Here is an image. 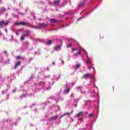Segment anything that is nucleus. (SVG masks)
I'll return each instance as SVG.
<instances>
[{"instance_id":"f257e3e1","label":"nucleus","mask_w":130,"mask_h":130,"mask_svg":"<svg viewBox=\"0 0 130 130\" xmlns=\"http://www.w3.org/2000/svg\"><path fill=\"white\" fill-rule=\"evenodd\" d=\"M25 34H22L21 35L20 40L21 41H24L25 37H28L31 34V30L30 29H26Z\"/></svg>"},{"instance_id":"f03ea898","label":"nucleus","mask_w":130,"mask_h":130,"mask_svg":"<svg viewBox=\"0 0 130 130\" xmlns=\"http://www.w3.org/2000/svg\"><path fill=\"white\" fill-rule=\"evenodd\" d=\"M9 23H10L9 21H7L5 22L4 19H2V20L0 21V28H3L4 26H6L7 25H8Z\"/></svg>"},{"instance_id":"7ed1b4c3","label":"nucleus","mask_w":130,"mask_h":130,"mask_svg":"<svg viewBox=\"0 0 130 130\" xmlns=\"http://www.w3.org/2000/svg\"><path fill=\"white\" fill-rule=\"evenodd\" d=\"M15 24L18 25H25L27 26H30V24L28 22H25L23 21H21L19 22H15Z\"/></svg>"},{"instance_id":"20e7f679","label":"nucleus","mask_w":130,"mask_h":130,"mask_svg":"<svg viewBox=\"0 0 130 130\" xmlns=\"http://www.w3.org/2000/svg\"><path fill=\"white\" fill-rule=\"evenodd\" d=\"M47 24L44 22L43 23H39L38 25H34L33 24H29V26L33 28H40L41 26H46Z\"/></svg>"},{"instance_id":"39448f33","label":"nucleus","mask_w":130,"mask_h":130,"mask_svg":"<svg viewBox=\"0 0 130 130\" xmlns=\"http://www.w3.org/2000/svg\"><path fill=\"white\" fill-rule=\"evenodd\" d=\"M50 21L51 22V24L52 25H55L54 22H58V21L56 20L55 18H51Z\"/></svg>"},{"instance_id":"423d86ee","label":"nucleus","mask_w":130,"mask_h":130,"mask_svg":"<svg viewBox=\"0 0 130 130\" xmlns=\"http://www.w3.org/2000/svg\"><path fill=\"white\" fill-rule=\"evenodd\" d=\"M21 65V62L20 61H18L14 66V69H16L18 66H20Z\"/></svg>"},{"instance_id":"0eeeda50","label":"nucleus","mask_w":130,"mask_h":130,"mask_svg":"<svg viewBox=\"0 0 130 130\" xmlns=\"http://www.w3.org/2000/svg\"><path fill=\"white\" fill-rule=\"evenodd\" d=\"M89 75H90L89 73H86V74H84L83 76V78H84L85 79H87V78H88Z\"/></svg>"},{"instance_id":"6e6552de","label":"nucleus","mask_w":130,"mask_h":130,"mask_svg":"<svg viewBox=\"0 0 130 130\" xmlns=\"http://www.w3.org/2000/svg\"><path fill=\"white\" fill-rule=\"evenodd\" d=\"M4 11H6V8H5V7H1V8H0V14H2Z\"/></svg>"},{"instance_id":"1a4fd4ad","label":"nucleus","mask_w":130,"mask_h":130,"mask_svg":"<svg viewBox=\"0 0 130 130\" xmlns=\"http://www.w3.org/2000/svg\"><path fill=\"white\" fill-rule=\"evenodd\" d=\"M60 49H61L60 45H59L58 46H57L54 48V50H55V51H58V50H60Z\"/></svg>"},{"instance_id":"9d476101","label":"nucleus","mask_w":130,"mask_h":130,"mask_svg":"<svg viewBox=\"0 0 130 130\" xmlns=\"http://www.w3.org/2000/svg\"><path fill=\"white\" fill-rule=\"evenodd\" d=\"M73 113V112H71V113H64V114H63V115H62L60 117V119L61 118H62L63 117H64V116H66V115H71V114Z\"/></svg>"},{"instance_id":"9b49d317","label":"nucleus","mask_w":130,"mask_h":130,"mask_svg":"<svg viewBox=\"0 0 130 130\" xmlns=\"http://www.w3.org/2000/svg\"><path fill=\"white\" fill-rule=\"evenodd\" d=\"M57 117H58V115H56L55 116H54V117H52L51 118V120H52V121H54V120H56Z\"/></svg>"},{"instance_id":"f8f14e48","label":"nucleus","mask_w":130,"mask_h":130,"mask_svg":"<svg viewBox=\"0 0 130 130\" xmlns=\"http://www.w3.org/2000/svg\"><path fill=\"white\" fill-rule=\"evenodd\" d=\"M83 112H80V113H78L77 114V116L79 118H80L81 117V116H82V115H83Z\"/></svg>"},{"instance_id":"ddd939ff","label":"nucleus","mask_w":130,"mask_h":130,"mask_svg":"<svg viewBox=\"0 0 130 130\" xmlns=\"http://www.w3.org/2000/svg\"><path fill=\"white\" fill-rule=\"evenodd\" d=\"M83 5H84V1L83 0V1H82V2H80L79 4V7H81V6H83Z\"/></svg>"},{"instance_id":"4468645a","label":"nucleus","mask_w":130,"mask_h":130,"mask_svg":"<svg viewBox=\"0 0 130 130\" xmlns=\"http://www.w3.org/2000/svg\"><path fill=\"white\" fill-rule=\"evenodd\" d=\"M52 43V41H51V40H50V41H48V42H47L46 45L47 46H49L50 45H51Z\"/></svg>"},{"instance_id":"2eb2a0df","label":"nucleus","mask_w":130,"mask_h":130,"mask_svg":"<svg viewBox=\"0 0 130 130\" xmlns=\"http://www.w3.org/2000/svg\"><path fill=\"white\" fill-rule=\"evenodd\" d=\"M60 2V0H56V1H54V4H56V5H58Z\"/></svg>"},{"instance_id":"dca6fc26","label":"nucleus","mask_w":130,"mask_h":130,"mask_svg":"<svg viewBox=\"0 0 130 130\" xmlns=\"http://www.w3.org/2000/svg\"><path fill=\"white\" fill-rule=\"evenodd\" d=\"M80 66H81L80 64H77V65H76L75 66L76 70H77V69H78V68H79Z\"/></svg>"},{"instance_id":"f3484780","label":"nucleus","mask_w":130,"mask_h":130,"mask_svg":"<svg viewBox=\"0 0 130 130\" xmlns=\"http://www.w3.org/2000/svg\"><path fill=\"white\" fill-rule=\"evenodd\" d=\"M70 90V87H68V88L66 89V91H65L66 93H68L69 92Z\"/></svg>"},{"instance_id":"a211bd4d","label":"nucleus","mask_w":130,"mask_h":130,"mask_svg":"<svg viewBox=\"0 0 130 130\" xmlns=\"http://www.w3.org/2000/svg\"><path fill=\"white\" fill-rule=\"evenodd\" d=\"M72 46H73V44L72 43L69 44V45H67V48H71V47H72Z\"/></svg>"},{"instance_id":"6ab92c4d","label":"nucleus","mask_w":130,"mask_h":130,"mask_svg":"<svg viewBox=\"0 0 130 130\" xmlns=\"http://www.w3.org/2000/svg\"><path fill=\"white\" fill-rule=\"evenodd\" d=\"M90 63H91V60L90 59H88V60H87L86 64L89 65Z\"/></svg>"},{"instance_id":"aec40b11","label":"nucleus","mask_w":130,"mask_h":130,"mask_svg":"<svg viewBox=\"0 0 130 130\" xmlns=\"http://www.w3.org/2000/svg\"><path fill=\"white\" fill-rule=\"evenodd\" d=\"M93 114H90L89 115V118H91V117H93Z\"/></svg>"},{"instance_id":"412c9836","label":"nucleus","mask_w":130,"mask_h":130,"mask_svg":"<svg viewBox=\"0 0 130 130\" xmlns=\"http://www.w3.org/2000/svg\"><path fill=\"white\" fill-rule=\"evenodd\" d=\"M78 54H81V51H80V50H79L78 53H77V54H76V55H77Z\"/></svg>"},{"instance_id":"4be33fe9","label":"nucleus","mask_w":130,"mask_h":130,"mask_svg":"<svg viewBox=\"0 0 130 130\" xmlns=\"http://www.w3.org/2000/svg\"><path fill=\"white\" fill-rule=\"evenodd\" d=\"M76 50H77V48H73V51H76Z\"/></svg>"},{"instance_id":"5701e85b","label":"nucleus","mask_w":130,"mask_h":130,"mask_svg":"<svg viewBox=\"0 0 130 130\" xmlns=\"http://www.w3.org/2000/svg\"><path fill=\"white\" fill-rule=\"evenodd\" d=\"M20 56H17V59H20Z\"/></svg>"},{"instance_id":"b1692460","label":"nucleus","mask_w":130,"mask_h":130,"mask_svg":"<svg viewBox=\"0 0 130 130\" xmlns=\"http://www.w3.org/2000/svg\"><path fill=\"white\" fill-rule=\"evenodd\" d=\"M81 92L82 93H86V91H82V90H81Z\"/></svg>"},{"instance_id":"393cba45","label":"nucleus","mask_w":130,"mask_h":130,"mask_svg":"<svg viewBox=\"0 0 130 130\" xmlns=\"http://www.w3.org/2000/svg\"><path fill=\"white\" fill-rule=\"evenodd\" d=\"M16 35L17 36H19V32H16Z\"/></svg>"},{"instance_id":"a878e982","label":"nucleus","mask_w":130,"mask_h":130,"mask_svg":"<svg viewBox=\"0 0 130 130\" xmlns=\"http://www.w3.org/2000/svg\"><path fill=\"white\" fill-rule=\"evenodd\" d=\"M92 68V66H88V69H91Z\"/></svg>"},{"instance_id":"bb28decb","label":"nucleus","mask_w":130,"mask_h":130,"mask_svg":"<svg viewBox=\"0 0 130 130\" xmlns=\"http://www.w3.org/2000/svg\"><path fill=\"white\" fill-rule=\"evenodd\" d=\"M76 88L81 89V88H82V87H81V86H78V87H76Z\"/></svg>"},{"instance_id":"cd10ccee","label":"nucleus","mask_w":130,"mask_h":130,"mask_svg":"<svg viewBox=\"0 0 130 130\" xmlns=\"http://www.w3.org/2000/svg\"><path fill=\"white\" fill-rule=\"evenodd\" d=\"M5 54H7V51H4Z\"/></svg>"},{"instance_id":"c85d7f7f","label":"nucleus","mask_w":130,"mask_h":130,"mask_svg":"<svg viewBox=\"0 0 130 130\" xmlns=\"http://www.w3.org/2000/svg\"><path fill=\"white\" fill-rule=\"evenodd\" d=\"M61 62H62V64H64V62L63 60H62Z\"/></svg>"},{"instance_id":"c756f323","label":"nucleus","mask_w":130,"mask_h":130,"mask_svg":"<svg viewBox=\"0 0 130 130\" xmlns=\"http://www.w3.org/2000/svg\"><path fill=\"white\" fill-rule=\"evenodd\" d=\"M52 64H53V65H54L55 62H52Z\"/></svg>"},{"instance_id":"7c9ffc66","label":"nucleus","mask_w":130,"mask_h":130,"mask_svg":"<svg viewBox=\"0 0 130 130\" xmlns=\"http://www.w3.org/2000/svg\"><path fill=\"white\" fill-rule=\"evenodd\" d=\"M2 33L0 32V36H2Z\"/></svg>"},{"instance_id":"2f4dec72","label":"nucleus","mask_w":130,"mask_h":130,"mask_svg":"<svg viewBox=\"0 0 130 130\" xmlns=\"http://www.w3.org/2000/svg\"><path fill=\"white\" fill-rule=\"evenodd\" d=\"M84 4H85V2L87 1V0H84Z\"/></svg>"},{"instance_id":"473e14b6","label":"nucleus","mask_w":130,"mask_h":130,"mask_svg":"<svg viewBox=\"0 0 130 130\" xmlns=\"http://www.w3.org/2000/svg\"><path fill=\"white\" fill-rule=\"evenodd\" d=\"M34 17L35 19H36V17H35V16H34Z\"/></svg>"},{"instance_id":"72a5a7b5","label":"nucleus","mask_w":130,"mask_h":130,"mask_svg":"<svg viewBox=\"0 0 130 130\" xmlns=\"http://www.w3.org/2000/svg\"><path fill=\"white\" fill-rule=\"evenodd\" d=\"M41 42H43V40H41Z\"/></svg>"},{"instance_id":"f704fd0d","label":"nucleus","mask_w":130,"mask_h":130,"mask_svg":"<svg viewBox=\"0 0 130 130\" xmlns=\"http://www.w3.org/2000/svg\"><path fill=\"white\" fill-rule=\"evenodd\" d=\"M93 76H91V78H93Z\"/></svg>"},{"instance_id":"c9c22d12","label":"nucleus","mask_w":130,"mask_h":130,"mask_svg":"<svg viewBox=\"0 0 130 130\" xmlns=\"http://www.w3.org/2000/svg\"><path fill=\"white\" fill-rule=\"evenodd\" d=\"M16 17H18L17 15H16Z\"/></svg>"}]
</instances>
